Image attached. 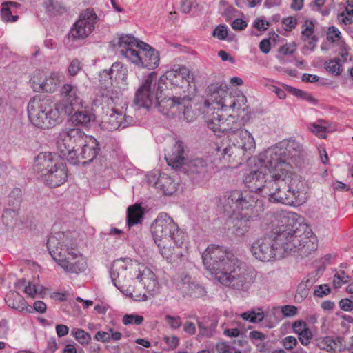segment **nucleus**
I'll use <instances>...</instances> for the list:
<instances>
[{
    "label": "nucleus",
    "mask_w": 353,
    "mask_h": 353,
    "mask_svg": "<svg viewBox=\"0 0 353 353\" xmlns=\"http://www.w3.org/2000/svg\"><path fill=\"white\" fill-rule=\"evenodd\" d=\"M259 161V170L251 172L243 179L250 192H259L270 201L288 205H298L304 202L307 191L304 181L299 178L289 179L287 175L280 174L274 168L265 167Z\"/></svg>",
    "instance_id": "obj_1"
},
{
    "label": "nucleus",
    "mask_w": 353,
    "mask_h": 353,
    "mask_svg": "<svg viewBox=\"0 0 353 353\" xmlns=\"http://www.w3.org/2000/svg\"><path fill=\"white\" fill-rule=\"evenodd\" d=\"M208 128L214 133L227 135L229 145L223 148L216 147L217 152L229 162L241 160L245 152L251 154L255 148V141L252 134L243 128L242 123L235 117L230 115L224 119L218 112H214L207 121Z\"/></svg>",
    "instance_id": "obj_2"
},
{
    "label": "nucleus",
    "mask_w": 353,
    "mask_h": 353,
    "mask_svg": "<svg viewBox=\"0 0 353 353\" xmlns=\"http://www.w3.org/2000/svg\"><path fill=\"white\" fill-rule=\"evenodd\" d=\"M57 147L59 156L74 165H84L92 161L100 150L97 139L86 135L79 128L60 132Z\"/></svg>",
    "instance_id": "obj_3"
},
{
    "label": "nucleus",
    "mask_w": 353,
    "mask_h": 353,
    "mask_svg": "<svg viewBox=\"0 0 353 353\" xmlns=\"http://www.w3.org/2000/svg\"><path fill=\"white\" fill-rule=\"evenodd\" d=\"M286 225L280 227L274 235H272L277 250V256L284 258L286 254L301 251V254L307 256L310 251L316 250L310 236L312 230L305 224L295 221L294 218H286Z\"/></svg>",
    "instance_id": "obj_4"
},
{
    "label": "nucleus",
    "mask_w": 353,
    "mask_h": 353,
    "mask_svg": "<svg viewBox=\"0 0 353 353\" xmlns=\"http://www.w3.org/2000/svg\"><path fill=\"white\" fill-rule=\"evenodd\" d=\"M47 247L52 259L65 272L79 274L86 270V259L78 251L73 234L56 232L48 237Z\"/></svg>",
    "instance_id": "obj_5"
},
{
    "label": "nucleus",
    "mask_w": 353,
    "mask_h": 353,
    "mask_svg": "<svg viewBox=\"0 0 353 353\" xmlns=\"http://www.w3.org/2000/svg\"><path fill=\"white\" fill-rule=\"evenodd\" d=\"M304 151L300 143L290 139L261 153L260 160L265 167L274 168L280 174L287 175L289 179L302 180L290 170L301 166Z\"/></svg>",
    "instance_id": "obj_6"
},
{
    "label": "nucleus",
    "mask_w": 353,
    "mask_h": 353,
    "mask_svg": "<svg viewBox=\"0 0 353 353\" xmlns=\"http://www.w3.org/2000/svg\"><path fill=\"white\" fill-rule=\"evenodd\" d=\"M34 170L39 179L47 186L56 188L65 183L68 179L66 165L51 152L39 153L35 159Z\"/></svg>",
    "instance_id": "obj_7"
},
{
    "label": "nucleus",
    "mask_w": 353,
    "mask_h": 353,
    "mask_svg": "<svg viewBox=\"0 0 353 353\" xmlns=\"http://www.w3.org/2000/svg\"><path fill=\"white\" fill-rule=\"evenodd\" d=\"M158 85L161 91L171 90L173 94L182 96L185 101H192L196 94L194 75L185 66L165 72Z\"/></svg>",
    "instance_id": "obj_8"
},
{
    "label": "nucleus",
    "mask_w": 353,
    "mask_h": 353,
    "mask_svg": "<svg viewBox=\"0 0 353 353\" xmlns=\"http://www.w3.org/2000/svg\"><path fill=\"white\" fill-rule=\"evenodd\" d=\"M117 45L121 54L128 61L139 68L153 69L154 50L148 43L139 41L131 34H123L119 37Z\"/></svg>",
    "instance_id": "obj_9"
},
{
    "label": "nucleus",
    "mask_w": 353,
    "mask_h": 353,
    "mask_svg": "<svg viewBox=\"0 0 353 353\" xmlns=\"http://www.w3.org/2000/svg\"><path fill=\"white\" fill-rule=\"evenodd\" d=\"M28 116L30 123L40 129H49L59 123L63 114L47 99L39 97L32 98L27 106Z\"/></svg>",
    "instance_id": "obj_10"
},
{
    "label": "nucleus",
    "mask_w": 353,
    "mask_h": 353,
    "mask_svg": "<svg viewBox=\"0 0 353 353\" xmlns=\"http://www.w3.org/2000/svg\"><path fill=\"white\" fill-rule=\"evenodd\" d=\"M156 107L164 115L174 117L178 114L180 118L183 115L188 122L193 120V117L190 115L191 101H185L182 96L172 92L170 94L169 91H161L159 87L156 92Z\"/></svg>",
    "instance_id": "obj_11"
},
{
    "label": "nucleus",
    "mask_w": 353,
    "mask_h": 353,
    "mask_svg": "<svg viewBox=\"0 0 353 353\" xmlns=\"http://www.w3.org/2000/svg\"><path fill=\"white\" fill-rule=\"evenodd\" d=\"M205 269L212 274H224L232 266L234 259H238L228 249L216 245H210L202 254Z\"/></svg>",
    "instance_id": "obj_12"
},
{
    "label": "nucleus",
    "mask_w": 353,
    "mask_h": 353,
    "mask_svg": "<svg viewBox=\"0 0 353 353\" xmlns=\"http://www.w3.org/2000/svg\"><path fill=\"white\" fill-rule=\"evenodd\" d=\"M218 280L225 286L237 290L247 291L253 283V278L242 266L239 259H234L232 266Z\"/></svg>",
    "instance_id": "obj_13"
},
{
    "label": "nucleus",
    "mask_w": 353,
    "mask_h": 353,
    "mask_svg": "<svg viewBox=\"0 0 353 353\" xmlns=\"http://www.w3.org/2000/svg\"><path fill=\"white\" fill-rule=\"evenodd\" d=\"M213 167L203 158H195L187 161L180 170L186 174L192 183L203 185L211 177Z\"/></svg>",
    "instance_id": "obj_14"
},
{
    "label": "nucleus",
    "mask_w": 353,
    "mask_h": 353,
    "mask_svg": "<svg viewBox=\"0 0 353 353\" xmlns=\"http://www.w3.org/2000/svg\"><path fill=\"white\" fill-rule=\"evenodd\" d=\"M127 73V68L120 62L114 63L108 70H103L99 74V81L101 88H103L102 81H107V83L104 85L105 90L102 92L103 96L111 99L113 102L116 99H119L118 93L111 88L112 85V80L126 81Z\"/></svg>",
    "instance_id": "obj_15"
},
{
    "label": "nucleus",
    "mask_w": 353,
    "mask_h": 353,
    "mask_svg": "<svg viewBox=\"0 0 353 353\" xmlns=\"http://www.w3.org/2000/svg\"><path fill=\"white\" fill-rule=\"evenodd\" d=\"M61 99L55 104L61 112L65 114H71L76 108L83 106V101L77 85L65 83L60 90Z\"/></svg>",
    "instance_id": "obj_16"
},
{
    "label": "nucleus",
    "mask_w": 353,
    "mask_h": 353,
    "mask_svg": "<svg viewBox=\"0 0 353 353\" xmlns=\"http://www.w3.org/2000/svg\"><path fill=\"white\" fill-rule=\"evenodd\" d=\"M98 20L99 18L92 8L85 10L74 23L70 36L74 39H83L88 37L94 30Z\"/></svg>",
    "instance_id": "obj_17"
},
{
    "label": "nucleus",
    "mask_w": 353,
    "mask_h": 353,
    "mask_svg": "<svg viewBox=\"0 0 353 353\" xmlns=\"http://www.w3.org/2000/svg\"><path fill=\"white\" fill-rule=\"evenodd\" d=\"M256 201L257 199L251 192H243L235 190L230 193L223 205V210L225 214H230L234 212H240L241 210L254 208Z\"/></svg>",
    "instance_id": "obj_18"
},
{
    "label": "nucleus",
    "mask_w": 353,
    "mask_h": 353,
    "mask_svg": "<svg viewBox=\"0 0 353 353\" xmlns=\"http://www.w3.org/2000/svg\"><path fill=\"white\" fill-rule=\"evenodd\" d=\"M250 250L256 259L261 261H270L272 259H281L271 236H264L256 239L251 245Z\"/></svg>",
    "instance_id": "obj_19"
},
{
    "label": "nucleus",
    "mask_w": 353,
    "mask_h": 353,
    "mask_svg": "<svg viewBox=\"0 0 353 353\" xmlns=\"http://www.w3.org/2000/svg\"><path fill=\"white\" fill-rule=\"evenodd\" d=\"M208 92L210 94V99L214 102L217 107L214 109L221 110H232V105L235 104L236 93L228 92L222 88L219 83H212L208 87Z\"/></svg>",
    "instance_id": "obj_20"
},
{
    "label": "nucleus",
    "mask_w": 353,
    "mask_h": 353,
    "mask_svg": "<svg viewBox=\"0 0 353 353\" xmlns=\"http://www.w3.org/2000/svg\"><path fill=\"white\" fill-rule=\"evenodd\" d=\"M154 81V72L148 74L135 93L134 103L139 108L149 110L152 105L154 92L152 83Z\"/></svg>",
    "instance_id": "obj_21"
},
{
    "label": "nucleus",
    "mask_w": 353,
    "mask_h": 353,
    "mask_svg": "<svg viewBox=\"0 0 353 353\" xmlns=\"http://www.w3.org/2000/svg\"><path fill=\"white\" fill-rule=\"evenodd\" d=\"M121 108L112 107L108 120L105 123V128L109 131H114L125 128L134 123L132 117L126 115L124 109H126L125 102L122 103Z\"/></svg>",
    "instance_id": "obj_22"
},
{
    "label": "nucleus",
    "mask_w": 353,
    "mask_h": 353,
    "mask_svg": "<svg viewBox=\"0 0 353 353\" xmlns=\"http://www.w3.org/2000/svg\"><path fill=\"white\" fill-rule=\"evenodd\" d=\"M176 286L183 296H189L199 299L205 296L207 294L204 287L199 283L192 281L191 277L188 274L181 275Z\"/></svg>",
    "instance_id": "obj_23"
},
{
    "label": "nucleus",
    "mask_w": 353,
    "mask_h": 353,
    "mask_svg": "<svg viewBox=\"0 0 353 353\" xmlns=\"http://www.w3.org/2000/svg\"><path fill=\"white\" fill-rule=\"evenodd\" d=\"M165 159L170 166L180 170L183 164L188 161L183 142L180 140L176 141L171 150L165 155Z\"/></svg>",
    "instance_id": "obj_24"
},
{
    "label": "nucleus",
    "mask_w": 353,
    "mask_h": 353,
    "mask_svg": "<svg viewBox=\"0 0 353 353\" xmlns=\"http://www.w3.org/2000/svg\"><path fill=\"white\" fill-rule=\"evenodd\" d=\"M173 219L165 212H161L156 218V242L168 240V235L175 228Z\"/></svg>",
    "instance_id": "obj_25"
},
{
    "label": "nucleus",
    "mask_w": 353,
    "mask_h": 353,
    "mask_svg": "<svg viewBox=\"0 0 353 353\" xmlns=\"http://www.w3.org/2000/svg\"><path fill=\"white\" fill-rule=\"evenodd\" d=\"M5 302L9 307L23 314L32 313V306L16 291H10L5 297Z\"/></svg>",
    "instance_id": "obj_26"
},
{
    "label": "nucleus",
    "mask_w": 353,
    "mask_h": 353,
    "mask_svg": "<svg viewBox=\"0 0 353 353\" xmlns=\"http://www.w3.org/2000/svg\"><path fill=\"white\" fill-rule=\"evenodd\" d=\"M229 224H232L233 231L236 235L241 236L245 234L250 228V217L243 215L241 212H232L226 214Z\"/></svg>",
    "instance_id": "obj_27"
},
{
    "label": "nucleus",
    "mask_w": 353,
    "mask_h": 353,
    "mask_svg": "<svg viewBox=\"0 0 353 353\" xmlns=\"http://www.w3.org/2000/svg\"><path fill=\"white\" fill-rule=\"evenodd\" d=\"M178 185L173 177L165 173H161L156 180V189L165 196L172 195L176 191Z\"/></svg>",
    "instance_id": "obj_28"
},
{
    "label": "nucleus",
    "mask_w": 353,
    "mask_h": 353,
    "mask_svg": "<svg viewBox=\"0 0 353 353\" xmlns=\"http://www.w3.org/2000/svg\"><path fill=\"white\" fill-rule=\"evenodd\" d=\"M165 241H160V243H156L157 247L159 248V253L162 256L163 258L166 259L168 263H178L179 261H182V258L184 256L181 250L179 248H172L170 246H166L164 244Z\"/></svg>",
    "instance_id": "obj_29"
},
{
    "label": "nucleus",
    "mask_w": 353,
    "mask_h": 353,
    "mask_svg": "<svg viewBox=\"0 0 353 353\" xmlns=\"http://www.w3.org/2000/svg\"><path fill=\"white\" fill-rule=\"evenodd\" d=\"M20 5L14 1H5L1 3L0 16L1 19L6 23H14L19 19L17 10Z\"/></svg>",
    "instance_id": "obj_30"
},
{
    "label": "nucleus",
    "mask_w": 353,
    "mask_h": 353,
    "mask_svg": "<svg viewBox=\"0 0 353 353\" xmlns=\"http://www.w3.org/2000/svg\"><path fill=\"white\" fill-rule=\"evenodd\" d=\"M18 289L23 288V292L29 297L34 299L37 295L43 292L44 288L36 282L26 281L25 279L19 280L16 284Z\"/></svg>",
    "instance_id": "obj_31"
},
{
    "label": "nucleus",
    "mask_w": 353,
    "mask_h": 353,
    "mask_svg": "<svg viewBox=\"0 0 353 353\" xmlns=\"http://www.w3.org/2000/svg\"><path fill=\"white\" fill-rule=\"evenodd\" d=\"M144 214L143 208L140 203H135L130 205L127 210V224L132 227L139 223L143 219Z\"/></svg>",
    "instance_id": "obj_32"
},
{
    "label": "nucleus",
    "mask_w": 353,
    "mask_h": 353,
    "mask_svg": "<svg viewBox=\"0 0 353 353\" xmlns=\"http://www.w3.org/2000/svg\"><path fill=\"white\" fill-rule=\"evenodd\" d=\"M61 73L57 71H52L48 77L45 76L41 91L50 93L54 92L61 82Z\"/></svg>",
    "instance_id": "obj_33"
},
{
    "label": "nucleus",
    "mask_w": 353,
    "mask_h": 353,
    "mask_svg": "<svg viewBox=\"0 0 353 353\" xmlns=\"http://www.w3.org/2000/svg\"><path fill=\"white\" fill-rule=\"evenodd\" d=\"M235 104L234 105H232V112H239V114L241 112H245V114L244 115L241 116L242 119L247 121L249 119V110L248 105L247 103V98L242 93H236L235 96Z\"/></svg>",
    "instance_id": "obj_34"
},
{
    "label": "nucleus",
    "mask_w": 353,
    "mask_h": 353,
    "mask_svg": "<svg viewBox=\"0 0 353 353\" xmlns=\"http://www.w3.org/2000/svg\"><path fill=\"white\" fill-rule=\"evenodd\" d=\"M127 268L125 264L120 263L119 261H115L113 263L110 270V274L112 281L114 286L118 289H120L121 285V281L120 280V275L123 273H125Z\"/></svg>",
    "instance_id": "obj_35"
},
{
    "label": "nucleus",
    "mask_w": 353,
    "mask_h": 353,
    "mask_svg": "<svg viewBox=\"0 0 353 353\" xmlns=\"http://www.w3.org/2000/svg\"><path fill=\"white\" fill-rule=\"evenodd\" d=\"M72 119L77 125L87 127L93 119V115L87 110H78L74 114Z\"/></svg>",
    "instance_id": "obj_36"
},
{
    "label": "nucleus",
    "mask_w": 353,
    "mask_h": 353,
    "mask_svg": "<svg viewBox=\"0 0 353 353\" xmlns=\"http://www.w3.org/2000/svg\"><path fill=\"white\" fill-rule=\"evenodd\" d=\"M141 281L148 292L154 290V274L152 270L145 268L139 276Z\"/></svg>",
    "instance_id": "obj_37"
},
{
    "label": "nucleus",
    "mask_w": 353,
    "mask_h": 353,
    "mask_svg": "<svg viewBox=\"0 0 353 353\" xmlns=\"http://www.w3.org/2000/svg\"><path fill=\"white\" fill-rule=\"evenodd\" d=\"M168 240L170 239L176 244L177 248L181 247L185 239L184 232L179 228L176 223L175 228H173L170 231V234L168 235Z\"/></svg>",
    "instance_id": "obj_38"
},
{
    "label": "nucleus",
    "mask_w": 353,
    "mask_h": 353,
    "mask_svg": "<svg viewBox=\"0 0 353 353\" xmlns=\"http://www.w3.org/2000/svg\"><path fill=\"white\" fill-rule=\"evenodd\" d=\"M72 334L81 345H88L91 341V335L81 328L72 329Z\"/></svg>",
    "instance_id": "obj_39"
},
{
    "label": "nucleus",
    "mask_w": 353,
    "mask_h": 353,
    "mask_svg": "<svg viewBox=\"0 0 353 353\" xmlns=\"http://www.w3.org/2000/svg\"><path fill=\"white\" fill-rule=\"evenodd\" d=\"M44 80L45 75L43 72L41 70H36L33 73L30 82L32 83V87L35 91L41 92Z\"/></svg>",
    "instance_id": "obj_40"
},
{
    "label": "nucleus",
    "mask_w": 353,
    "mask_h": 353,
    "mask_svg": "<svg viewBox=\"0 0 353 353\" xmlns=\"http://www.w3.org/2000/svg\"><path fill=\"white\" fill-rule=\"evenodd\" d=\"M325 69L334 75H339L341 73L340 59L334 58L325 61L324 63Z\"/></svg>",
    "instance_id": "obj_41"
},
{
    "label": "nucleus",
    "mask_w": 353,
    "mask_h": 353,
    "mask_svg": "<svg viewBox=\"0 0 353 353\" xmlns=\"http://www.w3.org/2000/svg\"><path fill=\"white\" fill-rule=\"evenodd\" d=\"M241 317L250 323H259L263 320L264 314L263 312H256L254 310H251L242 313Z\"/></svg>",
    "instance_id": "obj_42"
},
{
    "label": "nucleus",
    "mask_w": 353,
    "mask_h": 353,
    "mask_svg": "<svg viewBox=\"0 0 353 353\" xmlns=\"http://www.w3.org/2000/svg\"><path fill=\"white\" fill-rule=\"evenodd\" d=\"M198 327L200 334L208 337L212 336L216 327V323H212L210 325H206L202 321H198Z\"/></svg>",
    "instance_id": "obj_43"
},
{
    "label": "nucleus",
    "mask_w": 353,
    "mask_h": 353,
    "mask_svg": "<svg viewBox=\"0 0 353 353\" xmlns=\"http://www.w3.org/2000/svg\"><path fill=\"white\" fill-rule=\"evenodd\" d=\"M143 321V317L141 315L131 314H125L123 317L122 322L124 325H139L141 324Z\"/></svg>",
    "instance_id": "obj_44"
},
{
    "label": "nucleus",
    "mask_w": 353,
    "mask_h": 353,
    "mask_svg": "<svg viewBox=\"0 0 353 353\" xmlns=\"http://www.w3.org/2000/svg\"><path fill=\"white\" fill-rule=\"evenodd\" d=\"M83 68V64L78 59H74L68 67V73L70 76L74 77Z\"/></svg>",
    "instance_id": "obj_45"
},
{
    "label": "nucleus",
    "mask_w": 353,
    "mask_h": 353,
    "mask_svg": "<svg viewBox=\"0 0 353 353\" xmlns=\"http://www.w3.org/2000/svg\"><path fill=\"white\" fill-rule=\"evenodd\" d=\"M304 26H305V28L302 30L301 38L305 41L310 39L311 37L313 36L314 25L312 21H309L306 20Z\"/></svg>",
    "instance_id": "obj_46"
},
{
    "label": "nucleus",
    "mask_w": 353,
    "mask_h": 353,
    "mask_svg": "<svg viewBox=\"0 0 353 353\" xmlns=\"http://www.w3.org/2000/svg\"><path fill=\"white\" fill-rule=\"evenodd\" d=\"M310 130L314 134H315L319 137H326L325 132H327V127L325 125L313 123L312 124H311Z\"/></svg>",
    "instance_id": "obj_47"
},
{
    "label": "nucleus",
    "mask_w": 353,
    "mask_h": 353,
    "mask_svg": "<svg viewBox=\"0 0 353 353\" xmlns=\"http://www.w3.org/2000/svg\"><path fill=\"white\" fill-rule=\"evenodd\" d=\"M163 340L167 345L166 347H164V349H166V350H170V349L173 350V349L176 348L179 343V338L176 336H165L163 337Z\"/></svg>",
    "instance_id": "obj_48"
},
{
    "label": "nucleus",
    "mask_w": 353,
    "mask_h": 353,
    "mask_svg": "<svg viewBox=\"0 0 353 353\" xmlns=\"http://www.w3.org/2000/svg\"><path fill=\"white\" fill-rule=\"evenodd\" d=\"M310 290L307 289V286L304 285L303 283H300L297 287L295 298L301 301L307 296Z\"/></svg>",
    "instance_id": "obj_49"
},
{
    "label": "nucleus",
    "mask_w": 353,
    "mask_h": 353,
    "mask_svg": "<svg viewBox=\"0 0 353 353\" xmlns=\"http://www.w3.org/2000/svg\"><path fill=\"white\" fill-rule=\"evenodd\" d=\"M293 331L298 335L301 334L305 330H310L307 327V323L303 320H297L292 324Z\"/></svg>",
    "instance_id": "obj_50"
},
{
    "label": "nucleus",
    "mask_w": 353,
    "mask_h": 353,
    "mask_svg": "<svg viewBox=\"0 0 353 353\" xmlns=\"http://www.w3.org/2000/svg\"><path fill=\"white\" fill-rule=\"evenodd\" d=\"M285 89L294 96L304 100L308 92H305L302 90L292 87L290 85H284Z\"/></svg>",
    "instance_id": "obj_51"
},
{
    "label": "nucleus",
    "mask_w": 353,
    "mask_h": 353,
    "mask_svg": "<svg viewBox=\"0 0 353 353\" xmlns=\"http://www.w3.org/2000/svg\"><path fill=\"white\" fill-rule=\"evenodd\" d=\"M281 310L285 317H292L296 316L298 313L297 307L290 305L282 306Z\"/></svg>",
    "instance_id": "obj_52"
},
{
    "label": "nucleus",
    "mask_w": 353,
    "mask_h": 353,
    "mask_svg": "<svg viewBox=\"0 0 353 353\" xmlns=\"http://www.w3.org/2000/svg\"><path fill=\"white\" fill-rule=\"evenodd\" d=\"M213 35L220 40H225L228 36V29L224 25L216 26L213 32Z\"/></svg>",
    "instance_id": "obj_53"
},
{
    "label": "nucleus",
    "mask_w": 353,
    "mask_h": 353,
    "mask_svg": "<svg viewBox=\"0 0 353 353\" xmlns=\"http://www.w3.org/2000/svg\"><path fill=\"white\" fill-rule=\"evenodd\" d=\"M296 49V45L294 42L286 43L281 46L279 49V52L282 53L283 55L292 54Z\"/></svg>",
    "instance_id": "obj_54"
},
{
    "label": "nucleus",
    "mask_w": 353,
    "mask_h": 353,
    "mask_svg": "<svg viewBox=\"0 0 353 353\" xmlns=\"http://www.w3.org/2000/svg\"><path fill=\"white\" fill-rule=\"evenodd\" d=\"M9 330L10 327L8 321L6 319H2L0 321V339H6L8 338Z\"/></svg>",
    "instance_id": "obj_55"
},
{
    "label": "nucleus",
    "mask_w": 353,
    "mask_h": 353,
    "mask_svg": "<svg viewBox=\"0 0 353 353\" xmlns=\"http://www.w3.org/2000/svg\"><path fill=\"white\" fill-rule=\"evenodd\" d=\"M282 344L286 350H290L297 345V340L295 337L289 336L282 340Z\"/></svg>",
    "instance_id": "obj_56"
},
{
    "label": "nucleus",
    "mask_w": 353,
    "mask_h": 353,
    "mask_svg": "<svg viewBox=\"0 0 353 353\" xmlns=\"http://www.w3.org/2000/svg\"><path fill=\"white\" fill-rule=\"evenodd\" d=\"M165 321L173 329H177L181 325V321L179 316H165Z\"/></svg>",
    "instance_id": "obj_57"
},
{
    "label": "nucleus",
    "mask_w": 353,
    "mask_h": 353,
    "mask_svg": "<svg viewBox=\"0 0 353 353\" xmlns=\"http://www.w3.org/2000/svg\"><path fill=\"white\" fill-rule=\"evenodd\" d=\"M330 293V287L325 285H319L314 292V295L318 297H323V296L327 295Z\"/></svg>",
    "instance_id": "obj_58"
},
{
    "label": "nucleus",
    "mask_w": 353,
    "mask_h": 353,
    "mask_svg": "<svg viewBox=\"0 0 353 353\" xmlns=\"http://www.w3.org/2000/svg\"><path fill=\"white\" fill-rule=\"evenodd\" d=\"M313 335L310 330H305L301 334L299 335V340L301 343L303 345H307L310 343L311 339Z\"/></svg>",
    "instance_id": "obj_59"
},
{
    "label": "nucleus",
    "mask_w": 353,
    "mask_h": 353,
    "mask_svg": "<svg viewBox=\"0 0 353 353\" xmlns=\"http://www.w3.org/2000/svg\"><path fill=\"white\" fill-rule=\"evenodd\" d=\"M334 339L330 337H325L324 339L321 341V343H325L326 345V347L325 346H321L319 345V347L322 350H325L327 352H332L334 350Z\"/></svg>",
    "instance_id": "obj_60"
},
{
    "label": "nucleus",
    "mask_w": 353,
    "mask_h": 353,
    "mask_svg": "<svg viewBox=\"0 0 353 353\" xmlns=\"http://www.w3.org/2000/svg\"><path fill=\"white\" fill-rule=\"evenodd\" d=\"M282 23L287 27L286 30H292L296 27L297 20L295 17H288L283 19Z\"/></svg>",
    "instance_id": "obj_61"
},
{
    "label": "nucleus",
    "mask_w": 353,
    "mask_h": 353,
    "mask_svg": "<svg viewBox=\"0 0 353 353\" xmlns=\"http://www.w3.org/2000/svg\"><path fill=\"white\" fill-rule=\"evenodd\" d=\"M341 37L340 31L334 26H330L328 28L327 38L329 40L334 42L336 39H339Z\"/></svg>",
    "instance_id": "obj_62"
},
{
    "label": "nucleus",
    "mask_w": 353,
    "mask_h": 353,
    "mask_svg": "<svg viewBox=\"0 0 353 353\" xmlns=\"http://www.w3.org/2000/svg\"><path fill=\"white\" fill-rule=\"evenodd\" d=\"M94 339L98 341L109 343L110 341V334L104 331H98L94 336Z\"/></svg>",
    "instance_id": "obj_63"
},
{
    "label": "nucleus",
    "mask_w": 353,
    "mask_h": 353,
    "mask_svg": "<svg viewBox=\"0 0 353 353\" xmlns=\"http://www.w3.org/2000/svg\"><path fill=\"white\" fill-rule=\"evenodd\" d=\"M339 306L343 311H352L353 310V301L349 299H342L339 301Z\"/></svg>",
    "instance_id": "obj_64"
}]
</instances>
